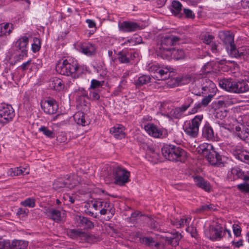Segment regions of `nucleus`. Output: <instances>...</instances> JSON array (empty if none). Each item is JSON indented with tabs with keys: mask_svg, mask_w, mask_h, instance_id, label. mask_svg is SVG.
I'll return each instance as SVG.
<instances>
[{
	"mask_svg": "<svg viewBox=\"0 0 249 249\" xmlns=\"http://www.w3.org/2000/svg\"><path fill=\"white\" fill-rule=\"evenodd\" d=\"M163 156L169 160L184 162L187 157L185 151L180 147L173 145H165L161 148Z\"/></svg>",
	"mask_w": 249,
	"mask_h": 249,
	"instance_id": "f257e3e1",
	"label": "nucleus"
},
{
	"mask_svg": "<svg viewBox=\"0 0 249 249\" xmlns=\"http://www.w3.org/2000/svg\"><path fill=\"white\" fill-rule=\"evenodd\" d=\"M56 71L62 75L76 77L79 71V65L76 60L71 59L60 60L56 65Z\"/></svg>",
	"mask_w": 249,
	"mask_h": 249,
	"instance_id": "f03ea898",
	"label": "nucleus"
},
{
	"mask_svg": "<svg viewBox=\"0 0 249 249\" xmlns=\"http://www.w3.org/2000/svg\"><path fill=\"white\" fill-rule=\"evenodd\" d=\"M200 151L212 165H219L222 163L221 156L215 150L212 144L204 143L200 145L199 151Z\"/></svg>",
	"mask_w": 249,
	"mask_h": 249,
	"instance_id": "7ed1b4c3",
	"label": "nucleus"
},
{
	"mask_svg": "<svg viewBox=\"0 0 249 249\" xmlns=\"http://www.w3.org/2000/svg\"><path fill=\"white\" fill-rule=\"evenodd\" d=\"M203 119V115H198L190 121H187L183 126L185 133L191 137H196L198 135L199 126Z\"/></svg>",
	"mask_w": 249,
	"mask_h": 249,
	"instance_id": "20e7f679",
	"label": "nucleus"
},
{
	"mask_svg": "<svg viewBox=\"0 0 249 249\" xmlns=\"http://www.w3.org/2000/svg\"><path fill=\"white\" fill-rule=\"evenodd\" d=\"M130 172L125 168L117 166L113 169V178L115 184L123 186L129 181Z\"/></svg>",
	"mask_w": 249,
	"mask_h": 249,
	"instance_id": "39448f33",
	"label": "nucleus"
},
{
	"mask_svg": "<svg viewBox=\"0 0 249 249\" xmlns=\"http://www.w3.org/2000/svg\"><path fill=\"white\" fill-rule=\"evenodd\" d=\"M233 123L234 124H232V126H230V127H226V128L232 131L235 130L237 132V135L238 137L245 141L249 142V128L245 127L242 124L239 125L235 120L233 121Z\"/></svg>",
	"mask_w": 249,
	"mask_h": 249,
	"instance_id": "423d86ee",
	"label": "nucleus"
},
{
	"mask_svg": "<svg viewBox=\"0 0 249 249\" xmlns=\"http://www.w3.org/2000/svg\"><path fill=\"white\" fill-rule=\"evenodd\" d=\"M75 176H73L66 180H63L62 179L56 180L53 184V187L55 190H58L62 188H68L71 189L74 188L79 182L78 180L75 179Z\"/></svg>",
	"mask_w": 249,
	"mask_h": 249,
	"instance_id": "0eeeda50",
	"label": "nucleus"
},
{
	"mask_svg": "<svg viewBox=\"0 0 249 249\" xmlns=\"http://www.w3.org/2000/svg\"><path fill=\"white\" fill-rule=\"evenodd\" d=\"M218 37L225 46L228 53L235 46L233 36L228 31H220Z\"/></svg>",
	"mask_w": 249,
	"mask_h": 249,
	"instance_id": "6e6552de",
	"label": "nucleus"
},
{
	"mask_svg": "<svg viewBox=\"0 0 249 249\" xmlns=\"http://www.w3.org/2000/svg\"><path fill=\"white\" fill-rule=\"evenodd\" d=\"M14 115V110L11 105H3L0 109V123H7L12 120Z\"/></svg>",
	"mask_w": 249,
	"mask_h": 249,
	"instance_id": "1a4fd4ad",
	"label": "nucleus"
},
{
	"mask_svg": "<svg viewBox=\"0 0 249 249\" xmlns=\"http://www.w3.org/2000/svg\"><path fill=\"white\" fill-rule=\"evenodd\" d=\"M41 108L48 114L55 113L58 109V105L56 101L51 98L41 102Z\"/></svg>",
	"mask_w": 249,
	"mask_h": 249,
	"instance_id": "9d476101",
	"label": "nucleus"
},
{
	"mask_svg": "<svg viewBox=\"0 0 249 249\" xmlns=\"http://www.w3.org/2000/svg\"><path fill=\"white\" fill-rule=\"evenodd\" d=\"M205 234L208 238L212 240L221 239L224 235V229L220 225L215 227H211L209 231H205Z\"/></svg>",
	"mask_w": 249,
	"mask_h": 249,
	"instance_id": "9b49d317",
	"label": "nucleus"
},
{
	"mask_svg": "<svg viewBox=\"0 0 249 249\" xmlns=\"http://www.w3.org/2000/svg\"><path fill=\"white\" fill-rule=\"evenodd\" d=\"M193 102L194 100L192 98L188 97L181 107H176L172 111V115L176 118H180L183 114L190 107Z\"/></svg>",
	"mask_w": 249,
	"mask_h": 249,
	"instance_id": "f8f14e48",
	"label": "nucleus"
},
{
	"mask_svg": "<svg viewBox=\"0 0 249 249\" xmlns=\"http://www.w3.org/2000/svg\"><path fill=\"white\" fill-rule=\"evenodd\" d=\"M232 57L246 59L249 57V48L246 46L236 49L235 46L229 53Z\"/></svg>",
	"mask_w": 249,
	"mask_h": 249,
	"instance_id": "ddd939ff",
	"label": "nucleus"
},
{
	"mask_svg": "<svg viewBox=\"0 0 249 249\" xmlns=\"http://www.w3.org/2000/svg\"><path fill=\"white\" fill-rule=\"evenodd\" d=\"M44 213L50 219L56 222L62 220L64 213H62L60 210L49 207L45 209Z\"/></svg>",
	"mask_w": 249,
	"mask_h": 249,
	"instance_id": "4468645a",
	"label": "nucleus"
},
{
	"mask_svg": "<svg viewBox=\"0 0 249 249\" xmlns=\"http://www.w3.org/2000/svg\"><path fill=\"white\" fill-rule=\"evenodd\" d=\"M236 82L231 79H221L219 81V86L226 91L235 93Z\"/></svg>",
	"mask_w": 249,
	"mask_h": 249,
	"instance_id": "2eb2a0df",
	"label": "nucleus"
},
{
	"mask_svg": "<svg viewBox=\"0 0 249 249\" xmlns=\"http://www.w3.org/2000/svg\"><path fill=\"white\" fill-rule=\"evenodd\" d=\"M141 242L146 246L156 249H164L165 245L162 242H156L150 237H143L141 238Z\"/></svg>",
	"mask_w": 249,
	"mask_h": 249,
	"instance_id": "dca6fc26",
	"label": "nucleus"
},
{
	"mask_svg": "<svg viewBox=\"0 0 249 249\" xmlns=\"http://www.w3.org/2000/svg\"><path fill=\"white\" fill-rule=\"evenodd\" d=\"M74 219L77 227L87 229H91L94 227V224L91 221L82 215H76Z\"/></svg>",
	"mask_w": 249,
	"mask_h": 249,
	"instance_id": "f3484780",
	"label": "nucleus"
},
{
	"mask_svg": "<svg viewBox=\"0 0 249 249\" xmlns=\"http://www.w3.org/2000/svg\"><path fill=\"white\" fill-rule=\"evenodd\" d=\"M180 40V37L173 35L164 36L161 40L160 47V48H170L171 46L176 45Z\"/></svg>",
	"mask_w": 249,
	"mask_h": 249,
	"instance_id": "a211bd4d",
	"label": "nucleus"
},
{
	"mask_svg": "<svg viewBox=\"0 0 249 249\" xmlns=\"http://www.w3.org/2000/svg\"><path fill=\"white\" fill-rule=\"evenodd\" d=\"M200 83L202 90L206 92L214 93L216 91L215 85L212 81L207 78H202Z\"/></svg>",
	"mask_w": 249,
	"mask_h": 249,
	"instance_id": "6ab92c4d",
	"label": "nucleus"
},
{
	"mask_svg": "<svg viewBox=\"0 0 249 249\" xmlns=\"http://www.w3.org/2000/svg\"><path fill=\"white\" fill-rule=\"evenodd\" d=\"M145 130L149 135L155 138H160L162 135V131L153 124L148 123L144 126Z\"/></svg>",
	"mask_w": 249,
	"mask_h": 249,
	"instance_id": "aec40b11",
	"label": "nucleus"
},
{
	"mask_svg": "<svg viewBox=\"0 0 249 249\" xmlns=\"http://www.w3.org/2000/svg\"><path fill=\"white\" fill-rule=\"evenodd\" d=\"M173 69L170 67H160L157 74L155 76L159 80H165L170 77V73L173 72Z\"/></svg>",
	"mask_w": 249,
	"mask_h": 249,
	"instance_id": "412c9836",
	"label": "nucleus"
},
{
	"mask_svg": "<svg viewBox=\"0 0 249 249\" xmlns=\"http://www.w3.org/2000/svg\"><path fill=\"white\" fill-rule=\"evenodd\" d=\"M120 29L125 32H134L140 29V26L135 22L124 21L120 25Z\"/></svg>",
	"mask_w": 249,
	"mask_h": 249,
	"instance_id": "4be33fe9",
	"label": "nucleus"
},
{
	"mask_svg": "<svg viewBox=\"0 0 249 249\" xmlns=\"http://www.w3.org/2000/svg\"><path fill=\"white\" fill-rule=\"evenodd\" d=\"M195 184L199 188L204 190L206 192H209L211 190V185L209 182L205 180L200 176H196L194 178Z\"/></svg>",
	"mask_w": 249,
	"mask_h": 249,
	"instance_id": "5701e85b",
	"label": "nucleus"
},
{
	"mask_svg": "<svg viewBox=\"0 0 249 249\" xmlns=\"http://www.w3.org/2000/svg\"><path fill=\"white\" fill-rule=\"evenodd\" d=\"M29 39L27 36H22L18 39L16 42V46L21 50L23 55H27V51L26 47L28 43Z\"/></svg>",
	"mask_w": 249,
	"mask_h": 249,
	"instance_id": "b1692460",
	"label": "nucleus"
},
{
	"mask_svg": "<svg viewBox=\"0 0 249 249\" xmlns=\"http://www.w3.org/2000/svg\"><path fill=\"white\" fill-rule=\"evenodd\" d=\"M124 131V127L121 125H118L111 128L110 132L116 139H122L125 137V133Z\"/></svg>",
	"mask_w": 249,
	"mask_h": 249,
	"instance_id": "393cba45",
	"label": "nucleus"
},
{
	"mask_svg": "<svg viewBox=\"0 0 249 249\" xmlns=\"http://www.w3.org/2000/svg\"><path fill=\"white\" fill-rule=\"evenodd\" d=\"M249 91V85L245 81L238 80L236 82L235 93H243Z\"/></svg>",
	"mask_w": 249,
	"mask_h": 249,
	"instance_id": "a878e982",
	"label": "nucleus"
},
{
	"mask_svg": "<svg viewBox=\"0 0 249 249\" xmlns=\"http://www.w3.org/2000/svg\"><path fill=\"white\" fill-rule=\"evenodd\" d=\"M80 51L88 56H92L95 54L96 48L94 45L90 43H86L82 45Z\"/></svg>",
	"mask_w": 249,
	"mask_h": 249,
	"instance_id": "bb28decb",
	"label": "nucleus"
},
{
	"mask_svg": "<svg viewBox=\"0 0 249 249\" xmlns=\"http://www.w3.org/2000/svg\"><path fill=\"white\" fill-rule=\"evenodd\" d=\"M172 49L173 48H159L157 51V54L163 59L170 60L172 58Z\"/></svg>",
	"mask_w": 249,
	"mask_h": 249,
	"instance_id": "cd10ccee",
	"label": "nucleus"
},
{
	"mask_svg": "<svg viewBox=\"0 0 249 249\" xmlns=\"http://www.w3.org/2000/svg\"><path fill=\"white\" fill-rule=\"evenodd\" d=\"M28 245V242L21 240H14L10 242L9 249H25Z\"/></svg>",
	"mask_w": 249,
	"mask_h": 249,
	"instance_id": "c85d7f7f",
	"label": "nucleus"
},
{
	"mask_svg": "<svg viewBox=\"0 0 249 249\" xmlns=\"http://www.w3.org/2000/svg\"><path fill=\"white\" fill-rule=\"evenodd\" d=\"M202 135L208 140L214 139V132L212 127L209 124H206L202 130Z\"/></svg>",
	"mask_w": 249,
	"mask_h": 249,
	"instance_id": "c756f323",
	"label": "nucleus"
},
{
	"mask_svg": "<svg viewBox=\"0 0 249 249\" xmlns=\"http://www.w3.org/2000/svg\"><path fill=\"white\" fill-rule=\"evenodd\" d=\"M102 209L100 210V213L102 215H105L110 213L111 216L114 215L115 211L113 209V205L109 202L105 201L103 203Z\"/></svg>",
	"mask_w": 249,
	"mask_h": 249,
	"instance_id": "7c9ffc66",
	"label": "nucleus"
},
{
	"mask_svg": "<svg viewBox=\"0 0 249 249\" xmlns=\"http://www.w3.org/2000/svg\"><path fill=\"white\" fill-rule=\"evenodd\" d=\"M75 121L78 124L85 126L88 124V122L85 120V115L83 112H78L73 116Z\"/></svg>",
	"mask_w": 249,
	"mask_h": 249,
	"instance_id": "2f4dec72",
	"label": "nucleus"
},
{
	"mask_svg": "<svg viewBox=\"0 0 249 249\" xmlns=\"http://www.w3.org/2000/svg\"><path fill=\"white\" fill-rule=\"evenodd\" d=\"M191 218L190 217H186L185 218H181L179 220H171L172 225L177 228H181L185 226L189 225Z\"/></svg>",
	"mask_w": 249,
	"mask_h": 249,
	"instance_id": "473e14b6",
	"label": "nucleus"
},
{
	"mask_svg": "<svg viewBox=\"0 0 249 249\" xmlns=\"http://www.w3.org/2000/svg\"><path fill=\"white\" fill-rule=\"evenodd\" d=\"M151 77L148 75H142L140 76L135 82V85L139 88L143 85L148 84L150 82Z\"/></svg>",
	"mask_w": 249,
	"mask_h": 249,
	"instance_id": "72a5a7b5",
	"label": "nucleus"
},
{
	"mask_svg": "<svg viewBox=\"0 0 249 249\" xmlns=\"http://www.w3.org/2000/svg\"><path fill=\"white\" fill-rule=\"evenodd\" d=\"M0 35H9L14 29L13 25L9 23L1 24L0 25Z\"/></svg>",
	"mask_w": 249,
	"mask_h": 249,
	"instance_id": "f704fd0d",
	"label": "nucleus"
},
{
	"mask_svg": "<svg viewBox=\"0 0 249 249\" xmlns=\"http://www.w3.org/2000/svg\"><path fill=\"white\" fill-rule=\"evenodd\" d=\"M185 57L186 54L182 49L173 48L172 58L175 60H179L184 59Z\"/></svg>",
	"mask_w": 249,
	"mask_h": 249,
	"instance_id": "c9c22d12",
	"label": "nucleus"
},
{
	"mask_svg": "<svg viewBox=\"0 0 249 249\" xmlns=\"http://www.w3.org/2000/svg\"><path fill=\"white\" fill-rule=\"evenodd\" d=\"M172 12L173 13V14L176 16L180 17L181 16L180 14V12L182 10V5L180 3V2L178 1L174 0L172 2Z\"/></svg>",
	"mask_w": 249,
	"mask_h": 249,
	"instance_id": "e433bc0d",
	"label": "nucleus"
},
{
	"mask_svg": "<svg viewBox=\"0 0 249 249\" xmlns=\"http://www.w3.org/2000/svg\"><path fill=\"white\" fill-rule=\"evenodd\" d=\"M51 82L52 85V87L55 90L60 91L64 88V84L63 81L59 78H55Z\"/></svg>",
	"mask_w": 249,
	"mask_h": 249,
	"instance_id": "4c0bfd02",
	"label": "nucleus"
},
{
	"mask_svg": "<svg viewBox=\"0 0 249 249\" xmlns=\"http://www.w3.org/2000/svg\"><path fill=\"white\" fill-rule=\"evenodd\" d=\"M104 202L105 201L100 199L94 201H91L90 203L86 204L85 207L88 208V206L90 207L91 206L95 210H99L100 212Z\"/></svg>",
	"mask_w": 249,
	"mask_h": 249,
	"instance_id": "58836bf2",
	"label": "nucleus"
},
{
	"mask_svg": "<svg viewBox=\"0 0 249 249\" xmlns=\"http://www.w3.org/2000/svg\"><path fill=\"white\" fill-rule=\"evenodd\" d=\"M235 157L239 160L249 164V154L246 151L237 152Z\"/></svg>",
	"mask_w": 249,
	"mask_h": 249,
	"instance_id": "ea45409f",
	"label": "nucleus"
},
{
	"mask_svg": "<svg viewBox=\"0 0 249 249\" xmlns=\"http://www.w3.org/2000/svg\"><path fill=\"white\" fill-rule=\"evenodd\" d=\"M89 95L88 94H83V96L87 97L88 98L92 101H97L100 99V95L99 92L95 89H89Z\"/></svg>",
	"mask_w": 249,
	"mask_h": 249,
	"instance_id": "a19ab883",
	"label": "nucleus"
},
{
	"mask_svg": "<svg viewBox=\"0 0 249 249\" xmlns=\"http://www.w3.org/2000/svg\"><path fill=\"white\" fill-rule=\"evenodd\" d=\"M71 236L73 238L78 237L85 238L86 237V233L82 231L73 229L71 231Z\"/></svg>",
	"mask_w": 249,
	"mask_h": 249,
	"instance_id": "79ce46f5",
	"label": "nucleus"
},
{
	"mask_svg": "<svg viewBox=\"0 0 249 249\" xmlns=\"http://www.w3.org/2000/svg\"><path fill=\"white\" fill-rule=\"evenodd\" d=\"M23 173V171H22V169L18 167L11 168L7 172L8 175L11 177L19 176Z\"/></svg>",
	"mask_w": 249,
	"mask_h": 249,
	"instance_id": "37998d69",
	"label": "nucleus"
},
{
	"mask_svg": "<svg viewBox=\"0 0 249 249\" xmlns=\"http://www.w3.org/2000/svg\"><path fill=\"white\" fill-rule=\"evenodd\" d=\"M195 81V78L190 75H186L180 78V84L185 85Z\"/></svg>",
	"mask_w": 249,
	"mask_h": 249,
	"instance_id": "c03bdc74",
	"label": "nucleus"
},
{
	"mask_svg": "<svg viewBox=\"0 0 249 249\" xmlns=\"http://www.w3.org/2000/svg\"><path fill=\"white\" fill-rule=\"evenodd\" d=\"M118 59L120 63H128L129 62V59L125 53L120 52L118 53Z\"/></svg>",
	"mask_w": 249,
	"mask_h": 249,
	"instance_id": "a18cd8bd",
	"label": "nucleus"
},
{
	"mask_svg": "<svg viewBox=\"0 0 249 249\" xmlns=\"http://www.w3.org/2000/svg\"><path fill=\"white\" fill-rule=\"evenodd\" d=\"M34 43L32 45V49L33 52L36 53L38 51L40 48V40L37 37H34L33 39Z\"/></svg>",
	"mask_w": 249,
	"mask_h": 249,
	"instance_id": "49530a36",
	"label": "nucleus"
},
{
	"mask_svg": "<svg viewBox=\"0 0 249 249\" xmlns=\"http://www.w3.org/2000/svg\"><path fill=\"white\" fill-rule=\"evenodd\" d=\"M21 205L30 208H33L35 206V199L32 198H28L24 201L21 202Z\"/></svg>",
	"mask_w": 249,
	"mask_h": 249,
	"instance_id": "de8ad7c7",
	"label": "nucleus"
},
{
	"mask_svg": "<svg viewBox=\"0 0 249 249\" xmlns=\"http://www.w3.org/2000/svg\"><path fill=\"white\" fill-rule=\"evenodd\" d=\"M243 173L244 172L238 167L233 168L231 171V174L233 175L234 176H236L237 178H242L243 177Z\"/></svg>",
	"mask_w": 249,
	"mask_h": 249,
	"instance_id": "09e8293b",
	"label": "nucleus"
},
{
	"mask_svg": "<svg viewBox=\"0 0 249 249\" xmlns=\"http://www.w3.org/2000/svg\"><path fill=\"white\" fill-rule=\"evenodd\" d=\"M39 131L42 132L43 134L49 138L54 137V133L53 132L48 129L46 127L43 126L39 128Z\"/></svg>",
	"mask_w": 249,
	"mask_h": 249,
	"instance_id": "8fccbe9b",
	"label": "nucleus"
},
{
	"mask_svg": "<svg viewBox=\"0 0 249 249\" xmlns=\"http://www.w3.org/2000/svg\"><path fill=\"white\" fill-rule=\"evenodd\" d=\"M104 81H99L96 79H92L91 81V85L89 89H95L96 88L101 87L103 84Z\"/></svg>",
	"mask_w": 249,
	"mask_h": 249,
	"instance_id": "3c124183",
	"label": "nucleus"
},
{
	"mask_svg": "<svg viewBox=\"0 0 249 249\" xmlns=\"http://www.w3.org/2000/svg\"><path fill=\"white\" fill-rule=\"evenodd\" d=\"M214 206L213 204L204 205L201 206L199 208L196 210V212L199 213L201 212L208 211L214 210Z\"/></svg>",
	"mask_w": 249,
	"mask_h": 249,
	"instance_id": "603ef678",
	"label": "nucleus"
},
{
	"mask_svg": "<svg viewBox=\"0 0 249 249\" xmlns=\"http://www.w3.org/2000/svg\"><path fill=\"white\" fill-rule=\"evenodd\" d=\"M237 188L242 192L249 193V183L247 182H245L238 184L237 185Z\"/></svg>",
	"mask_w": 249,
	"mask_h": 249,
	"instance_id": "864d4df0",
	"label": "nucleus"
},
{
	"mask_svg": "<svg viewBox=\"0 0 249 249\" xmlns=\"http://www.w3.org/2000/svg\"><path fill=\"white\" fill-rule=\"evenodd\" d=\"M213 38V36L209 34H206L202 37L203 42L207 44H210L212 42Z\"/></svg>",
	"mask_w": 249,
	"mask_h": 249,
	"instance_id": "5fc2aeb1",
	"label": "nucleus"
},
{
	"mask_svg": "<svg viewBox=\"0 0 249 249\" xmlns=\"http://www.w3.org/2000/svg\"><path fill=\"white\" fill-rule=\"evenodd\" d=\"M232 229L234 235L236 237L240 236L241 233V227L237 224H233L232 225Z\"/></svg>",
	"mask_w": 249,
	"mask_h": 249,
	"instance_id": "6e6d98bb",
	"label": "nucleus"
},
{
	"mask_svg": "<svg viewBox=\"0 0 249 249\" xmlns=\"http://www.w3.org/2000/svg\"><path fill=\"white\" fill-rule=\"evenodd\" d=\"M183 13L187 18L193 19L195 17L194 12L189 9L184 8L183 9Z\"/></svg>",
	"mask_w": 249,
	"mask_h": 249,
	"instance_id": "4d7b16f0",
	"label": "nucleus"
},
{
	"mask_svg": "<svg viewBox=\"0 0 249 249\" xmlns=\"http://www.w3.org/2000/svg\"><path fill=\"white\" fill-rule=\"evenodd\" d=\"M213 96V95L209 94L208 96L204 97L201 102L203 106L206 107L209 104V103L211 101Z\"/></svg>",
	"mask_w": 249,
	"mask_h": 249,
	"instance_id": "13d9d810",
	"label": "nucleus"
},
{
	"mask_svg": "<svg viewBox=\"0 0 249 249\" xmlns=\"http://www.w3.org/2000/svg\"><path fill=\"white\" fill-rule=\"evenodd\" d=\"M179 237H181V235L178 232H175L173 233H170L168 236H166L165 237V241H171V240L173 239V238H177Z\"/></svg>",
	"mask_w": 249,
	"mask_h": 249,
	"instance_id": "bf43d9fd",
	"label": "nucleus"
},
{
	"mask_svg": "<svg viewBox=\"0 0 249 249\" xmlns=\"http://www.w3.org/2000/svg\"><path fill=\"white\" fill-rule=\"evenodd\" d=\"M10 241L9 240H0V249H9Z\"/></svg>",
	"mask_w": 249,
	"mask_h": 249,
	"instance_id": "052dcab7",
	"label": "nucleus"
},
{
	"mask_svg": "<svg viewBox=\"0 0 249 249\" xmlns=\"http://www.w3.org/2000/svg\"><path fill=\"white\" fill-rule=\"evenodd\" d=\"M160 68V66L157 65H149L148 67V70L150 72H154L157 74Z\"/></svg>",
	"mask_w": 249,
	"mask_h": 249,
	"instance_id": "680f3d73",
	"label": "nucleus"
},
{
	"mask_svg": "<svg viewBox=\"0 0 249 249\" xmlns=\"http://www.w3.org/2000/svg\"><path fill=\"white\" fill-rule=\"evenodd\" d=\"M181 238V237H177V238H173V239L171 240V241H166V242L169 245L176 247L178 245L179 242Z\"/></svg>",
	"mask_w": 249,
	"mask_h": 249,
	"instance_id": "e2e57ef3",
	"label": "nucleus"
},
{
	"mask_svg": "<svg viewBox=\"0 0 249 249\" xmlns=\"http://www.w3.org/2000/svg\"><path fill=\"white\" fill-rule=\"evenodd\" d=\"M203 106L201 103H198L195 105L194 107L192 109L191 113H195L197 112Z\"/></svg>",
	"mask_w": 249,
	"mask_h": 249,
	"instance_id": "0e129e2a",
	"label": "nucleus"
},
{
	"mask_svg": "<svg viewBox=\"0 0 249 249\" xmlns=\"http://www.w3.org/2000/svg\"><path fill=\"white\" fill-rule=\"evenodd\" d=\"M227 112L225 110L223 111H218L215 113V117L216 118H220L222 119L226 116Z\"/></svg>",
	"mask_w": 249,
	"mask_h": 249,
	"instance_id": "69168bd1",
	"label": "nucleus"
},
{
	"mask_svg": "<svg viewBox=\"0 0 249 249\" xmlns=\"http://www.w3.org/2000/svg\"><path fill=\"white\" fill-rule=\"evenodd\" d=\"M150 226L152 229L158 230L159 229V224L157 222L153 219H150Z\"/></svg>",
	"mask_w": 249,
	"mask_h": 249,
	"instance_id": "338daca9",
	"label": "nucleus"
},
{
	"mask_svg": "<svg viewBox=\"0 0 249 249\" xmlns=\"http://www.w3.org/2000/svg\"><path fill=\"white\" fill-rule=\"evenodd\" d=\"M190 230H191L190 233H191V236L192 237L196 238L197 233H196V229H194L193 228H190L189 227H187L186 231H190Z\"/></svg>",
	"mask_w": 249,
	"mask_h": 249,
	"instance_id": "774afa93",
	"label": "nucleus"
}]
</instances>
